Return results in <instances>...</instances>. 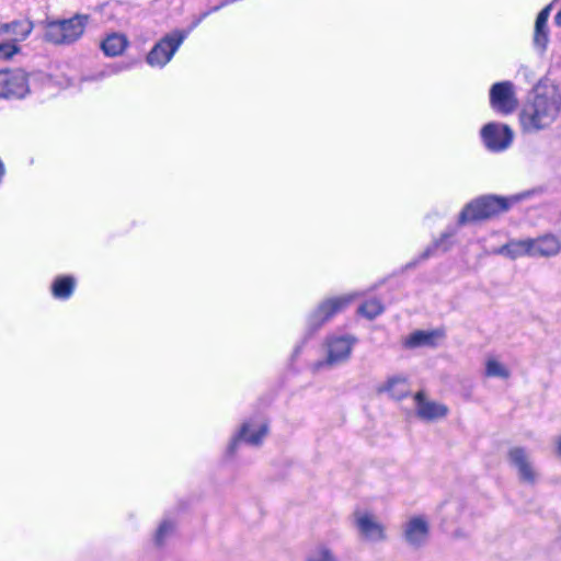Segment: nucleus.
<instances>
[{"label":"nucleus","instance_id":"nucleus-28","mask_svg":"<svg viewBox=\"0 0 561 561\" xmlns=\"http://www.w3.org/2000/svg\"><path fill=\"white\" fill-rule=\"evenodd\" d=\"M448 237H449L448 234H443V236L440 237V239H438V240H436V241H435L434 247H435V248H439V247H442V245H443V243H444V240H445V239H447Z\"/></svg>","mask_w":561,"mask_h":561},{"label":"nucleus","instance_id":"nucleus-27","mask_svg":"<svg viewBox=\"0 0 561 561\" xmlns=\"http://www.w3.org/2000/svg\"><path fill=\"white\" fill-rule=\"evenodd\" d=\"M172 529V524L163 523L157 531V541L161 542L163 537Z\"/></svg>","mask_w":561,"mask_h":561},{"label":"nucleus","instance_id":"nucleus-20","mask_svg":"<svg viewBox=\"0 0 561 561\" xmlns=\"http://www.w3.org/2000/svg\"><path fill=\"white\" fill-rule=\"evenodd\" d=\"M500 253L515 260L524 255H531L530 241L523 240L511 242L500 250Z\"/></svg>","mask_w":561,"mask_h":561},{"label":"nucleus","instance_id":"nucleus-16","mask_svg":"<svg viewBox=\"0 0 561 561\" xmlns=\"http://www.w3.org/2000/svg\"><path fill=\"white\" fill-rule=\"evenodd\" d=\"M251 426L252 425L250 423L243 424L239 433V436L236 437L229 446L230 454L234 453L237 443L241 438L251 445H259L261 443V440L267 433V425L265 423L259 424L257 426H254L255 428L252 432H250Z\"/></svg>","mask_w":561,"mask_h":561},{"label":"nucleus","instance_id":"nucleus-11","mask_svg":"<svg viewBox=\"0 0 561 561\" xmlns=\"http://www.w3.org/2000/svg\"><path fill=\"white\" fill-rule=\"evenodd\" d=\"M355 525L366 540L382 541L386 539L385 526L377 519L376 516L368 512L355 513Z\"/></svg>","mask_w":561,"mask_h":561},{"label":"nucleus","instance_id":"nucleus-25","mask_svg":"<svg viewBox=\"0 0 561 561\" xmlns=\"http://www.w3.org/2000/svg\"><path fill=\"white\" fill-rule=\"evenodd\" d=\"M383 311L382 305L378 300H369L359 307V313L367 319H374Z\"/></svg>","mask_w":561,"mask_h":561},{"label":"nucleus","instance_id":"nucleus-9","mask_svg":"<svg viewBox=\"0 0 561 561\" xmlns=\"http://www.w3.org/2000/svg\"><path fill=\"white\" fill-rule=\"evenodd\" d=\"M27 90V77L24 71H0V96H23Z\"/></svg>","mask_w":561,"mask_h":561},{"label":"nucleus","instance_id":"nucleus-24","mask_svg":"<svg viewBox=\"0 0 561 561\" xmlns=\"http://www.w3.org/2000/svg\"><path fill=\"white\" fill-rule=\"evenodd\" d=\"M20 53L21 47L19 46V43L11 39L0 42V60L9 61Z\"/></svg>","mask_w":561,"mask_h":561},{"label":"nucleus","instance_id":"nucleus-4","mask_svg":"<svg viewBox=\"0 0 561 561\" xmlns=\"http://www.w3.org/2000/svg\"><path fill=\"white\" fill-rule=\"evenodd\" d=\"M414 403L416 417L424 422L433 423L440 421L449 413L446 404L430 399L423 391L414 394Z\"/></svg>","mask_w":561,"mask_h":561},{"label":"nucleus","instance_id":"nucleus-13","mask_svg":"<svg viewBox=\"0 0 561 561\" xmlns=\"http://www.w3.org/2000/svg\"><path fill=\"white\" fill-rule=\"evenodd\" d=\"M34 24L30 20H14L8 23L0 22V36L10 35L16 43L25 41L33 32Z\"/></svg>","mask_w":561,"mask_h":561},{"label":"nucleus","instance_id":"nucleus-30","mask_svg":"<svg viewBox=\"0 0 561 561\" xmlns=\"http://www.w3.org/2000/svg\"><path fill=\"white\" fill-rule=\"evenodd\" d=\"M554 21L558 25H561V11L557 13Z\"/></svg>","mask_w":561,"mask_h":561},{"label":"nucleus","instance_id":"nucleus-14","mask_svg":"<svg viewBox=\"0 0 561 561\" xmlns=\"http://www.w3.org/2000/svg\"><path fill=\"white\" fill-rule=\"evenodd\" d=\"M444 336L442 331H414L403 339V346L415 348L421 346H433L437 340Z\"/></svg>","mask_w":561,"mask_h":561},{"label":"nucleus","instance_id":"nucleus-5","mask_svg":"<svg viewBox=\"0 0 561 561\" xmlns=\"http://www.w3.org/2000/svg\"><path fill=\"white\" fill-rule=\"evenodd\" d=\"M490 103L495 111L503 114L515 111L518 101L515 95L514 84L510 81L493 84L490 90Z\"/></svg>","mask_w":561,"mask_h":561},{"label":"nucleus","instance_id":"nucleus-17","mask_svg":"<svg viewBox=\"0 0 561 561\" xmlns=\"http://www.w3.org/2000/svg\"><path fill=\"white\" fill-rule=\"evenodd\" d=\"M530 241L531 256H551L559 253L561 243L552 236H545Z\"/></svg>","mask_w":561,"mask_h":561},{"label":"nucleus","instance_id":"nucleus-18","mask_svg":"<svg viewBox=\"0 0 561 561\" xmlns=\"http://www.w3.org/2000/svg\"><path fill=\"white\" fill-rule=\"evenodd\" d=\"M550 11L551 4L543 8L536 19L534 42L540 49H545L548 43L547 21L550 15Z\"/></svg>","mask_w":561,"mask_h":561},{"label":"nucleus","instance_id":"nucleus-23","mask_svg":"<svg viewBox=\"0 0 561 561\" xmlns=\"http://www.w3.org/2000/svg\"><path fill=\"white\" fill-rule=\"evenodd\" d=\"M352 300V297H340L327 300L320 307V312L324 313L328 318L341 310L344 306H346Z\"/></svg>","mask_w":561,"mask_h":561},{"label":"nucleus","instance_id":"nucleus-3","mask_svg":"<svg viewBox=\"0 0 561 561\" xmlns=\"http://www.w3.org/2000/svg\"><path fill=\"white\" fill-rule=\"evenodd\" d=\"M89 16L76 14L67 20L48 21L45 24V39L56 45L71 44L84 33Z\"/></svg>","mask_w":561,"mask_h":561},{"label":"nucleus","instance_id":"nucleus-7","mask_svg":"<svg viewBox=\"0 0 561 561\" xmlns=\"http://www.w3.org/2000/svg\"><path fill=\"white\" fill-rule=\"evenodd\" d=\"M428 536L430 522L424 515H413L403 525L404 541L412 547H422Z\"/></svg>","mask_w":561,"mask_h":561},{"label":"nucleus","instance_id":"nucleus-31","mask_svg":"<svg viewBox=\"0 0 561 561\" xmlns=\"http://www.w3.org/2000/svg\"><path fill=\"white\" fill-rule=\"evenodd\" d=\"M428 255H430V250H426V251L423 253V259L428 257Z\"/></svg>","mask_w":561,"mask_h":561},{"label":"nucleus","instance_id":"nucleus-12","mask_svg":"<svg viewBox=\"0 0 561 561\" xmlns=\"http://www.w3.org/2000/svg\"><path fill=\"white\" fill-rule=\"evenodd\" d=\"M376 391L386 393L394 400H401L410 394V385L407 377L396 375L379 383Z\"/></svg>","mask_w":561,"mask_h":561},{"label":"nucleus","instance_id":"nucleus-1","mask_svg":"<svg viewBox=\"0 0 561 561\" xmlns=\"http://www.w3.org/2000/svg\"><path fill=\"white\" fill-rule=\"evenodd\" d=\"M561 94L558 88L549 83L535 87L533 96L524 105L520 124L526 131H537L548 127L559 115Z\"/></svg>","mask_w":561,"mask_h":561},{"label":"nucleus","instance_id":"nucleus-29","mask_svg":"<svg viewBox=\"0 0 561 561\" xmlns=\"http://www.w3.org/2000/svg\"><path fill=\"white\" fill-rule=\"evenodd\" d=\"M557 453L561 456V436L557 440Z\"/></svg>","mask_w":561,"mask_h":561},{"label":"nucleus","instance_id":"nucleus-2","mask_svg":"<svg viewBox=\"0 0 561 561\" xmlns=\"http://www.w3.org/2000/svg\"><path fill=\"white\" fill-rule=\"evenodd\" d=\"M518 199L517 196L511 198L494 195L479 197L466 205L459 215L458 224L462 226L467 222L492 218L506 211L511 204Z\"/></svg>","mask_w":561,"mask_h":561},{"label":"nucleus","instance_id":"nucleus-10","mask_svg":"<svg viewBox=\"0 0 561 561\" xmlns=\"http://www.w3.org/2000/svg\"><path fill=\"white\" fill-rule=\"evenodd\" d=\"M481 135L485 146L493 151L507 148L513 139V133L507 126L493 123L485 125Z\"/></svg>","mask_w":561,"mask_h":561},{"label":"nucleus","instance_id":"nucleus-8","mask_svg":"<svg viewBox=\"0 0 561 561\" xmlns=\"http://www.w3.org/2000/svg\"><path fill=\"white\" fill-rule=\"evenodd\" d=\"M183 42V36H165L150 50L147 61L152 67L167 65Z\"/></svg>","mask_w":561,"mask_h":561},{"label":"nucleus","instance_id":"nucleus-19","mask_svg":"<svg viewBox=\"0 0 561 561\" xmlns=\"http://www.w3.org/2000/svg\"><path fill=\"white\" fill-rule=\"evenodd\" d=\"M127 39L123 35L112 34L102 43V49L107 56H117L124 51Z\"/></svg>","mask_w":561,"mask_h":561},{"label":"nucleus","instance_id":"nucleus-15","mask_svg":"<svg viewBox=\"0 0 561 561\" xmlns=\"http://www.w3.org/2000/svg\"><path fill=\"white\" fill-rule=\"evenodd\" d=\"M354 341L350 337H336L329 343L328 362L337 364L346 360L352 352Z\"/></svg>","mask_w":561,"mask_h":561},{"label":"nucleus","instance_id":"nucleus-21","mask_svg":"<svg viewBox=\"0 0 561 561\" xmlns=\"http://www.w3.org/2000/svg\"><path fill=\"white\" fill-rule=\"evenodd\" d=\"M485 376L507 379L511 376V371L497 358L489 357L485 362Z\"/></svg>","mask_w":561,"mask_h":561},{"label":"nucleus","instance_id":"nucleus-22","mask_svg":"<svg viewBox=\"0 0 561 561\" xmlns=\"http://www.w3.org/2000/svg\"><path fill=\"white\" fill-rule=\"evenodd\" d=\"M73 287L75 279L72 277H60L53 284V294L57 298H68L72 294Z\"/></svg>","mask_w":561,"mask_h":561},{"label":"nucleus","instance_id":"nucleus-6","mask_svg":"<svg viewBox=\"0 0 561 561\" xmlns=\"http://www.w3.org/2000/svg\"><path fill=\"white\" fill-rule=\"evenodd\" d=\"M508 461L517 470L518 479L526 484H535L538 472L530 460L528 453L522 447H513L508 450Z\"/></svg>","mask_w":561,"mask_h":561},{"label":"nucleus","instance_id":"nucleus-26","mask_svg":"<svg viewBox=\"0 0 561 561\" xmlns=\"http://www.w3.org/2000/svg\"><path fill=\"white\" fill-rule=\"evenodd\" d=\"M307 561H337V560L328 547L318 546L309 553Z\"/></svg>","mask_w":561,"mask_h":561}]
</instances>
